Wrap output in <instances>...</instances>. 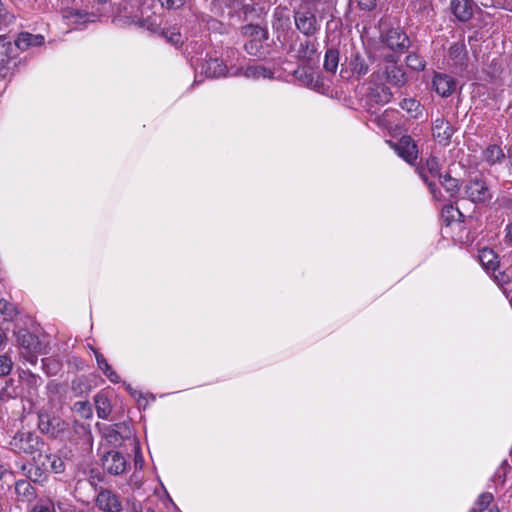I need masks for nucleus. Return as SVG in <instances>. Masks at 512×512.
I'll return each mask as SVG.
<instances>
[{
  "instance_id": "23",
  "label": "nucleus",
  "mask_w": 512,
  "mask_h": 512,
  "mask_svg": "<svg viewBox=\"0 0 512 512\" xmlns=\"http://www.w3.org/2000/svg\"><path fill=\"white\" fill-rule=\"evenodd\" d=\"M479 261L486 270H492L496 272L500 262L498 255L491 248H483L479 251Z\"/></svg>"
},
{
  "instance_id": "54",
  "label": "nucleus",
  "mask_w": 512,
  "mask_h": 512,
  "mask_svg": "<svg viewBox=\"0 0 512 512\" xmlns=\"http://www.w3.org/2000/svg\"><path fill=\"white\" fill-rule=\"evenodd\" d=\"M127 512H143L140 502L133 501L129 504Z\"/></svg>"
},
{
  "instance_id": "52",
  "label": "nucleus",
  "mask_w": 512,
  "mask_h": 512,
  "mask_svg": "<svg viewBox=\"0 0 512 512\" xmlns=\"http://www.w3.org/2000/svg\"><path fill=\"white\" fill-rule=\"evenodd\" d=\"M356 2L363 11H372L377 6V0H356Z\"/></svg>"
},
{
  "instance_id": "27",
  "label": "nucleus",
  "mask_w": 512,
  "mask_h": 512,
  "mask_svg": "<svg viewBox=\"0 0 512 512\" xmlns=\"http://www.w3.org/2000/svg\"><path fill=\"white\" fill-rule=\"evenodd\" d=\"M483 159L489 165H495L505 159V154L499 145L492 144L483 151Z\"/></svg>"
},
{
  "instance_id": "37",
  "label": "nucleus",
  "mask_w": 512,
  "mask_h": 512,
  "mask_svg": "<svg viewBox=\"0 0 512 512\" xmlns=\"http://www.w3.org/2000/svg\"><path fill=\"white\" fill-rule=\"evenodd\" d=\"M90 389L91 386L84 377L75 378L71 382V390L75 396L86 395L89 393Z\"/></svg>"
},
{
  "instance_id": "49",
  "label": "nucleus",
  "mask_w": 512,
  "mask_h": 512,
  "mask_svg": "<svg viewBox=\"0 0 512 512\" xmlns=\"http://www.w3.org/2000/svg\"><path fill=\"white\" fill-rule=\"evenodd\" d=\"M31 512H55L54 504L50 500H40L34 505Z\"/></svg>"
},
{
  "instance_id": "17",
  "label": "nucleus",
  "mask_w": 512,
  "mask_h": 512,
  "mask_svg": "<svg viewBox=\"0 0 512 512\" xmlns=\"http://www.w3.org/2000/svg\"><path fill=\"white\" fill-rule=\"evenodd\" d=\"M295 51V58L299 61L310 62L313 60L316 51L317 43L310 38L299 41L298 47L295 49L294 45L290 46V52Z\"/></svg>"
},
{
  "instance_id": "48",
  "label": "nucleus",
  "mask_w": 512,
  "mask_h": 512,
  "mask_svg": "<svg viewBox=\"0 0 512 512\" xmlns=\"http://www.w3.org/2000/svg\"><path fill=\"white\" fill-rule=\"evenodd\" d=\"M28 478L33 482H42L47 478V473L42 471L39 466L33 465L28 471Z\"/></svg>"
},
{
  "instance_id": "19",
  "label": "nucleus",
  "mask_w": 512,
  "mask_h": 512,
  "mask_svg": "<svg viewBox=\"0 0 512 512\" xmlns=\"http://www.w3.org/2000/svg\"><path fill=\"white\" fill-rule=\"evenodd\" d=\"M432 86L437 94L448 97L454 92L456 82L447 74L436 73L432 80Z\"/></svg>"
},
{
  "instance_id": "34",
  "label": "nucleus",
  "mask_w": 512,
  "mask_h": 512,
  "mask_svg": "<svg viewBox=\"0 0 512 512\" xmlns=\"http://www.w3.org/2000/svg\"><path fill=\"white\" fill-rule=\"evenodd\" d=\"M339 64V51L335 48H328L325 52L323 68L326 72L335 73Z\"/></svg>"
},
{
  "instance_id": "59",
  "label": "nucleus",
  "mask_w": 512,
  "mask_h": 512,
  "mask_svg": "<svg viewBox=\"0 0 512 512\" xmlns=\"http://www.w3.org/2000/svg\"><path fill=\"white\" fill-rule=\"evenodd\" d=\"M57 387H58V384H57V383H53V382H49V383H48V386H47V388H48L49 390H53V389H55V388H57Z\"/></svg>"
},
{
  "instance_id": "4",
  "label": "nucleus",
  "mask_w": 512,
  "mask_h": 512,
  "mask_svg": "<svg viewBox=\"0 0 512 512\" xmlns=\"http://www.w3.org/2000/svg\"><path fill=\"white\" fill-rule=\"evenodd\" d=\"M19 56L18 49L15 47L12 36L8 34L0 35V82L13 75L16 67V60Z\"/></svg>"
},
{
  "instance_id": "1",
  "label": "nucleus",
  "mask_w": 512,
  "mask_h": 512,
  "mask_svg": "<svg viewBox=\"0 0 512 512\" xmlns=\"http://www.w3.org/2000/svg\"><path fill=\"white\" fill-rule=\"evenodd\" d=\"M441 170L442 164L439 158L434 155H430L426 159H421L416 168V172L427 185L429 192L435 200H441L443 194L436 182L431 180V178H438L440 180L444 175Z\"/></svg>"
},
{
  "instance_id": "58",
  "label": "nucleus",
  "mask_w": 512,
  "mask_h": 512,
  "mask_svg": "<svg viewBox=\"0 0 512 512\" xmlns=\"http://www.w3.org/2000/svg\"><path fill=\"white\" fill-rule=\"evenodd\" d=\"M73 428H74V430H75L76 432H78V431H79V429H81V430H85V426H84L83 424L79 423L78 421H74V423H73Z\"/></svg>"
},
{
  "instance_id": "44",
  "label": "nucleus",
  "mask_w": 512,
  "mask_h": 512,
  "mask_svg": "<svg viewBox=\"0 0 512 512\" xmlns=\"http://www.w3.org/2000/svg\"><path fill=\"white\" fill-rule=\"evenodd\" d=\"M265 40L250 39L244 44L245 51L252 56H258L262 48V42Z\"/></svg>"
},
{
  "instance_id": "47",
  "label": "nucleus",
  "mask_w": 512,
  "mask_h": 512,
  "mask_svg": "<svg viewBox=\"0 0 512 512\" xmlns=\"http://www.w3.org/2000/svg\"><path fill=\"white\" fill-rule=\"evenodd\" d=\"M162 35L165 37L167 42H169L173 45H178V44L182 43L181 34L176 29H168V30L162 31Z\"/></svg>"
},
{
  "instance_id": "10",
  "label": "nucleus",
  "mask_w": 512,
  "mask_h": 512,
  "mask_svg": "<svg viewBox=\"0 0 512 512\" xmlns=\"http://www.w3.org/2000/svg\"><path fill=\"white\" fill-rule=\"evenodd\" d=\"M95 502L102 512H122L123 510L120 497L109 489H101Z\"/></svg>"
},
{
  "instance_id": "60",
  "label": "nucleus",
  "mask_w": 512,
  "mask_h": 512,
  "mask_svg": "<svg viewBox=\"0 0 512 512\" xmlns=\"http://www.w3.org/2000/svg\"><path fill=\"white\" fill-rule=\"evenodd\" d=\"M94 1L99 4H104V3H107L108 0H94Z\"/></svg>"
},
{
  "instance_id": "26",
  "label": "nucleus",
  "mask_w": 512,
  "mask_h": 512,
  "mask_svg": "<svg viewBox=\"0 0 512 512\" xmlns=\"http://www.w3.org/2000/svg\"><path fill=\"white\" fill-rule=\"evenodd\" d=\"M15 492L22 501H32L36 497V490L27 480H18L15 483Z\"/></svg>"
},
{
  "instance_id": "42",
  "label": "nucleus",
  "mask_w": 512,
  "mask_h": 512,
  "mask_svg": "<svg viewBox=\"0 0 512 512\" xmlns=\"http://www.w3.org/2000/svg\"><path fill=\"white\" fill-rule=\"evenodd\" d=\"M49 463L50 464H49V468H48V473L52 472V473L60 474L65 471V463L61 459V457H59L58 455L52 453L51 460Z\"/></svg>"
},
{
  "instance_id": "56",
  "label": "nucleus",
  "mask_w": 512,
  "mask_h": 512,
  "mask_svg": "<svg viewBox=\"0 0 512 512\" xmlns=\"http://www.w3.org/2000/svg\"><path fill=\"white\" fill-rule=\"evenodd\" d=\"M505 243L512 245V223L506 226Z\"/></svg>"
},
{
  "instance_id": "39",
  "label": "nucleus",
  "mask_w": 512,
  "mask_h": 512,
  "mask_svg": "<svg viewBox=\"0 0 512 512\" xmlns=\"http://www.w3.org/2000/svg\"><path fill=\"white\" fill-rule=\"evenodd\" d=\"M442 216L445 218V221H447L448 224H450V222L456 220V216L458 217L457 219L461 222L464 221V217H465L463 215V213L458 208H455L451 204L443 207Z\"/></svg>"
},
{
  "instance_id": "20",
  "label": "nucleus",
  "mask_w": 512,
  "mask_h": 512,
  "mask_svg": "<svg viewBox=\"0 0 512 512\" xmlns=\"http://www.w3.org/2000/svg\"><path fill=\"white\" fill-rule=\"evenodd\" d=\"M226 69L227 68L224 65L223 61L218 58L209 57L207 59L202 60L200 64L201 73L211 78L225 75Z\"/></svg>"
},
{
  "instance_id": "25",
  "label": "nucleus",
  "mask_w": 512,
  "mask_h": 512,
  "mask_svg": "<svg viewBox=\"0 0 512 512\" xmlns=\"http://www.w3.org/2000/svg\"><path fill=\"white\" fill-rule=\"evenodd\" d=\"M19 378L21 382L28 388V393L30 395L35 394L38 387L43 383V380L40 376L32 373L29 370H23L20 373Z\"/></svg>"
},
{
  "instance_id": "29",
  "label": "nucleus",
  "mask_w": 512,
  "mask_h": 512,
  "mask_svg": "<svg viewBox=\"0 0 512 512\" xmlns=\"http://www.w3.org/2000/svg\"><path fill=\"white\" fill-rule=\"evenodd\" d=\"M64 17L73 20L75 24L95 22L99 18V16L95 13H89L80 10H69L65 13Z\"/></svg>"
},
{
  "instance_id": "40",
  "label": "nucleus",
  "mask_w": 512,
  "mask_h": 512,
  "mask_svg": "<svg viewBox=\"0 0 512 512\" xmlns=\"http://www.w3.org/2000/svg\"><path fill=\"white\" fill-rule=\"evenodd\" d=\"M72 410L79 414L84 419L92 417V407L89 401H77L74 403Z\"/></svg>"
},
{
  "instance_id": "28",
  "label": "nucleus",
  "mask_w": 512,
  "mask_h": 512,
  "mask_svg": "<svg viewBox=\"0 0 512 512\" xmlns=\"http://www.w3.org/2000/svg\"><path fill=\"white\" fill-rule=\"evenodd\" d=\"M244 76L252 79L273 78L274 72L264 65H250L244 69Z\"/></svg>"
},
{
  "instance_id": "22",
  "label": "nucleus",
  "mask_w": 512,
  "mask_h": 512,
  "mask_svg": "<svg viewBox=\"0 0 512 512\" xmlns=\"http://www.w3.org/2000/svg\"><path fill=\"white\" fill-rule=\"evenodd\" d=\"M241 34L251 39L267 40L268 31L266 28L261 26L259 21L250 22L247 25L241 27Z\"/></svg>"
},
{
  "instance_id": "3",
  "label": "nucleus",
  "mask_w": 512,
  "mask_h": 512,
  "mask_svg": "<svg viewBox=\"0 0 512 512\" xmlns=\"http://www.w3.org/2000/svg\"><path fill=\"white\" fill-rule=\"evenodd\" d=\"M38 429L51 439H70V424L55 414L39 412Z\"/></svg>"
},
{
  "instance_id": "43",
  "label": "nucleus",
  "mask_w": 512,
  "mask_h": 512,
  "mask_svg": "<svg viewBox=\"0 0 512 512\" xmlns=\"http://www.w3.org/2000/svg\"><path fill=\"white\" fill-rule=\"evenodd\" d=\"M17 389L13 387L12 380H5V386L0 389V398L2 400L16 398L18 396Z\"/></svg>"
},
{
  "instance_id": "8",
  "label": "nucleus",
  "mask_w": 512,
  "mask_h": 512,
  "mask_svg": "<svg viewBox=\"0 0 512 512\" xmlns=\"http://www.w3.org/2000/svg\"><path fill=\"white\" fill-rule=\"evenodd\" d=\"M16 338L19 346L24 351L22 352L27 361L31 364H36L37 355L43 353L44 345L39 338L26 329H21L16 333Z\"/></svg>"
},
{
  "instance_id": "14",
  "label": "nucleus",
  "mask_w": 512,
  "mask_h": 512,
  "mask_svg": "<svg viewBox=\"0 0 512 512\" xmlns=\"http://www.w3.org/2000/svg\"><path fill=\"white\" fill-rule=\"evenodd\" d=\"M384 42L390 49L401 53L410 46L408 36L399 28L389 29L385 34Z\"/></svg>"
},
{
  "instance_id": "36",
  "label": "nucleus",
  "mask_w": 512,
  "mask_h": 512,
  "mask_svg": "<svg viewBox=\"0 0 512 512\" xmlns=\"http://www.w3.org/2000/svg\"><path fill=\"white\" fill-rule=\"evenodd\" d=\"M49 448L48 446L45 448V452H37L33 457H32V461H33V465L35 466H39L40 469H42V471H45L46 473H48V468H49V462L51 460V454L50 452H48Z\"/></svg>"
},
{
  "instance_id": "32",
  "label": "nucleus",
  "mask_w": 512,
  "mask_h": 512,
  "mask_svg": "<svg viewBox=\"0 0 512 512\" xmlns=\"http://www.w3.org/2000/svg\"><path fill=\"white\" fill-rule=\"evenodd\" d=\"M493 495L489 492L482 493L475 506L469 512H499L497 508L491 507Z\"/></svg>"
},
{
  "instance_id": "2",
  "label": "nucleus",
  "mask_w": 512,
  "mask_h": 512,
  "mask_svg": "<svg viewBox=\"0 0 512 512\" xmlns=\"http://www.w3.org/2000/svg\"><path fill=\"white\" fill-rule=\"evenodd\" d=\"M47 444L31 431H18L9 441V448L16 454L33 457L37 452H45Z\"/></svg>"
},
{
  "instance_id": "41",
  "label": "nucleus",
  "mask_w": 512,
  "mask_h": 512,
  "mask_svg": "<svg viewBox=\"0 0 512 512\" xmlns=\"http://www.w3.org/2000/svg\"><path fill=\"white\" fill-rule=\"evenodd\" d=\"M406 65L414 71H420L425 68V61L416 53H410L406 57Z\"/></svg>"
},
{
  "instance_id": "21",
  "label": "nucleus",
  "mask_w": 512,
  "mask_h": 512,
  "mask_svg": "<svg viewBox=\"0 0 512 512\" xmlns=\"http://www.w3.org/2000/svg\"><path fill=\"white\" fill-rule=\"evenodd\" d=\"M448 56L455 66L466 67L468 53L464 41L453 43L448 50Z\"/></svg>"
},
{
  "instance_id": "57",
  "label": "nucleus",
  "mask_w": 512,
  "mask_h": 512,
  "mask_svg": "<svg viewBox=\"0 0 512 512\" xmlns=\"http://www.w3.org/2000/svg\"><path fill=\"white\" fill-rule=\"evenodd\" d=\"M107 438H109L110 440H114V441H118L119 439H122V436H120L119 432L115 429H111L108 433H107Z\"/></svg>"
},
{
  "instance_id": "30",
  "label": "nucleus",
  "mask_w": 512,
  "mask_h": 512,
  "mask_svg": "<svg viewBox=\"0 0 512 512\" xmlns=\"http://www.w3.org/2000/svg\"><path fill=\"white\" fill-rule=\"evenodd\" d=\"M439 182L451 198L458 196L461 189L460 182L458 179L452 177L450 173H444Z\"/></svg>"
},
{
  "instance_id": "7",
  "label": "nucleus",
  "mask_w": 512,
  "mask_h": 512,
  "mask_svg": "<svg viewBox=\"0 0 512 512\" xmlns=\"http://www.w3.org/2000/svg\"><path fill=\"white\" fill-rule=\"evenodd\" d=\"M392 96L388 86L383 83H375L368 87L364 95L365 107L368 112L376 113L381 106L391 101Z\"/></svg>"
},
{
  "instance_id": "6",
  "label": "nucleus",
  "mask_w": 512,
  "mask_h": 512,
  "mask_svg": "<svg viewBox=\"0 0 512 512\" xmlns=\"http://www.w3.org/2000/svg\"><path fill=\"white\" fill-rule=\"evenodd\" d=\"M375 81L385 79L395 87H403L407 83V75L403 67L398 65L392 55L386 56L385 64L371 76Z\"/></svg>"
},
{
  "instance_id": "18",
  "label": "nucleus",
  "mask_w": 512,
  "mask_h": 512,
  "mask_svg": "<svg viewBox=\"0 0 512 512\" xmlns=\"http://www.w3.org/2000/svg\"><path fill=\"white\" fill-rule=\"evenodd\" d=\"M12 41L18 49V53L23 52L30 47H38L43 45L44 37L40 34H31L29 32H21Z\"/></svg>"
},
{
  "instance_id": "12",
  "label": "nucleus",
  "mask_w": 512,
  "mask_h": 512,
  "mask_svg": "<svg viewBox=\"0 0 512 512\" xmlns=\"http://www.w3.org/2000/svg\"><path fill=\"white\" fill-rule=\"evenodd\" d=\"M104 469L111 475H120L125 472L127 461L118 451H109L102 458Z\"/></svg>"
},
{
  "instance_id": "9",
  "label": "nucleus",
  "mask_w": 512,
  "mask_h": 512,
  "mask_svg": "<svg viewBox=\"0 0 512 512\" xmlns=\"http://www.w3.org/2000/svg\"><path fill=\"white\" fill-rule=\"evenodd\" d=\"M465 197L474 204H484L489 202L493 194L482 177L469 179L464 186Z\"/></svg>"
},
{
  "instance_id": "31",
  "label": "nucleus",
  "mask_w": 512,
  "mask_h": 512,
  "mask_svg": "<svg viewBox=\"0 0 512 512\" xmlns=\"http://www.w3.org/2000/svg\"><path fill=\"white\" fill-rule=\"evenodd\" d=\"M95 358L98 368L105 374V376L113 383L120 381L119 375L113 370L111 365L107 362L103 354L95 352Z\"/></svg>"
},
{
  "instance_id": "11",
  "label": "nucleus",
  "mask_w": 512,
  "mask_h": 512,
  "mask_svg": "<svg viewBox=\"0 0 512 512\" xmlns=\"http://www.w3.org/2000/svg\"><path fill=\"white\" fill-rule=\"evenodd\" d=\"M393 147L397 154L411 165H413L418 158L417 145L409 135L402 136Z\"/></svg>"
},
{
  "instance_id": "33",
  "label": "nucleus",
  "mask_w": 512,
  "mask_h": 512,
  "mask_svg": "<svg viewBox=\"0 0 512 512\" xmlns=\"http://www.w3.org/2000/svg\"><path fill=\"white\" fill-rule=\"evenodd\" d=\"M262 9H257L253 5L245 4L238 12V16L242 21L245 22H256L261 19Z\"/></svg>"
},
{
  "instance_id": "51",
  "label": "nucleus",
  "mask_w": 512,
  "mask_h": 512,
  "mask_svg": "<svg viewBox=\"0 0 512 512\" xmlns=\"http://www.w3.org/2000/svg\"><path fill=\"white\" fill-rule=\"evenodd\" d=\"M14 15L10 14L0 0V24L8 25L14 21Z\"/></svg>"
},
{
  "instance_id": "16",
  "label": "nucleus",
  "mask_w": 512,
  "mask_h": 512,
  "mask_svg": "<svg viewBox=\"0 0 512 512\" xmlns=\"http://www.w3.org/2000/svg\"><path fill=\"white\" fill-rule=\"evenodd\" d=\"M371 62L372 60L370 56L361 54L360 52H355L351 54L348 62V68L352 74L359 79L368 73Z\"/></svg>"
},
{
  "instance_id": "46",
  "label": "nucleus",
  "mask_w": 512,
  "mask_h": 512,
  "mask_svg": "<svg viewBox=\"0 0 512 512\" xmlns=\"http://www.w3.org/2000/svg\"><path fill=\"white\" fill-rule=\"evenodd\" d=\"M42 362V369L45 371L47 375H53L56 374L59 368V363L51 358H43L41 360Z\"/></svg>"
},
{
  "instance_id": "13",
  "label": "nucleus",
  "mask_w": 512,
  "mask_h": 512,
  "mask_svg": "<svg viewBox=\"0 0 512 512\" xmlns=\"http://www.w3.org/2000/svg\"><path fill=\"white\" fill-rule=\"evenodd\" d=\"M455 132L454 127L445 118H437L433 122V138L441 145H448Z\"/></svg>"
},
{
  "instance_id": "24",
  "label": "nucleus",
  "mask_w": 512,
  "mask_h": 512,
  "mask_svg": "<svg viewBox=\"0 0 512 512\" xmlns=\"http://www.w3.org/2000/svg\"><path fill=\"white\" fill-rule=\"evenodd\" d=\"M94 402L98 418L107 419L112 411V406L106 394L103 392L97 393Z\"/></svg>"
},
{
  "instance_id": "5",
  "label": "nucleus",
  "mask_w": 512,
  "mask_h": 512,
  "mask_svg": "<svg viewBox=\"0 0 512 512\" xmlns=\"http://www.w3.org/2000/svg\"><path fill=\"white\" fill-rule=\"evenodd\" d=\"M294 23L296 29L307 38L315 36L321 28L315 8L309 4L300 5L297 10H294Z\"/></svg>"
},
{
  "instance_id": "15",
  "label": "nucleus",
  "mask_w": 512,
  "mask_h": 512,
  "mask_svg": "<svg viewBox=\"0 0 512 512\" xmlns=\"http://www.w3.org/2000/svg\"><path fill=\"white\" fill-rule=\"evenodd\" d=\"M475 4L472 0H451L450 11L460 22H468L474 14Z\"/></svg>"
},
{
  "instance_id": "35",
  "label": "nucleus",
  "mask_w": 512,
  "mask_h": 512,
  "mask_svg": "<svg viewBox=\"0 0 512 512\" xmlns=\"http://www.w3.org/2000/svg\"><path fill=\"white\" fill-rule=\"evenodd\" d=\"M18 315L16 306L5 299H0V317L3 321H12Z\"/></svg>"
},
{
  "instance_id": "55",
  "label": "nucleus",
  "mask_w": 512,
  "mask_h": 512,
  "mask_svg": "<svg viewBox=\"0 0 512 512\" xmlns=\"http://www.w3.org/2000/svg\"><path fill=\"white\" fill-rule=\"evenodd\" d=\"M114 21L119 23V24H132V23H136L134 18L127 17L126 19H124V17H122L120 15L115 17Z\"/></svg>"
},
{
  "instance_id": "61",
  "label": "nucleus",
  "mask_w": 512,
  "mask_h": 512,
  "mask_svg": "<svg viewBox=\"0 0 512 512\" xmlns=\"http://www.w3.org/2000/svg\"><path fill=\"white\" fill-rule=\"evenodd\" d=\"M147 512H156L153 508H148Z\"/></svg>"
},
{
  "instance_id": "50",
  "label": "nucleus",
  "mask_w": 512,
  "mask_h": 512,
  "mask_svg": "<svg viewBox=\"0 0 512 512\" xmlns=\"http://www.w3.org/2000/svg\"><path fill=\"white\" fill-rule=\"evenodd\" d=\"M12 369V360L10 357L3 355L0 356V376H6Z\"/></svg>"
},
{
  "instance_id": "53",
  "label": "nucleus",
  "mask_w": 512,
  "mask_h": 512,
  "mask_svg": "<svg viewBox=\"0 0 512 512\" xmlns=\"http://www.w3.org/2000/svg\"><path fill=\"white\" fill-rule=\"evenodd\" d=\"M163 7L167 9H179L181 8L186 0H159Z\"/></svg>"
},
{
  "instance_id": "45",
  "label": "nucleus",
  "mask_w": 512,
  "mask_h": 512,
  "mask_svg": "<svg viewBox=\"0 0 512 512\" xmlns=\"http://www.w3.org/2000/svg\"><path fill=\"white\" fill-rule=\"evenodd\" d=\"M494 280L499 286H505L512 281V270L506 269L503 271L494 272Z\"/></svg>"
},
{
  "instance_id": "38",
  "label": "nucleus",
  "mask_w": 512,
  "mask_h": 512,
  "mask_svg": "<svg viewBox=\"0 0 512 512\" xmlns=\"http://www.w3.org/2000/svg\"><path fill=\"white\" fill-rule=\"evenodd\" d=\"M400 107L407 111V113L410 114L411 117L413 118H417L418 115L421 113L420 111V108H421V105L420 103L413 99V98H405L403 99L401 102H400Z\"/></svg>"
}]
</instances>
